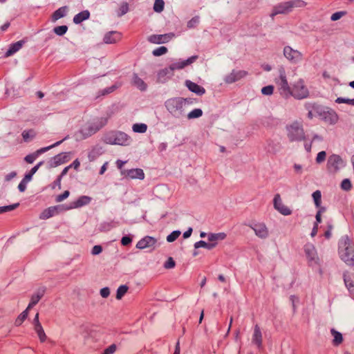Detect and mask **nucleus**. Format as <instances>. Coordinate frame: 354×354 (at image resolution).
Listing matches in <instances>:
<instances>
[{
  "label": "nucleus",
  "mask_w": 354,
  "mask_h": 354,
  "mask_svg": "<svg viewBox=\"0 0 354 354\" xmlns=\"http://www.w3.org/2000/svg\"><path fill=\"white\" fill-rule=\"evenodd\" d=\"M19 203H15V204L0 207V214L4 213L6 212L12 211L15 209H16L17 207H19Z\"/></svg>",
  "instance_id": "09e8293b"
},
{
  "label": "nucleus",
  "mask_w": 354,
  "mask_h": 354,
  "mask_svg": "<svg viewBox=\"0 0 354 354\" xmlns=\"http://www.w3.org/2000/svg\"><path fill=\"white\" fill-rule=\"evenodd\" d=\"M248 226L252 229L255 234L261 239H266L269 235L268 230L263 223L250 224Z\"/></svg>",
  "instance_id": "dca6fc26"
},
{
  "label": "nucleus",
  "mask_w": 354,
  "mask_h": 354,
  "mask_svg": "<svg viewBox=\"0 0 354 354\" xmlns=\"http://www.w3.org/2000/svg\"><path fill=\"white\" fill-rule=\"evenodd\" d=\"M91 201V197L87 196H82L76 201L73 202L70 207H67L64 208V209L68 210L72 208L80 207L84 205L89 204Z\"/></svg>",
  "instance_id": "5701e85b"
},
{
  "label": "nucleus",
  "mask_w": 354,
  "mask_h": 354,
  "mask_svg": "<svg viewBox=\"0 0 354 354\" xmlns=\"http://www.w3.org/2000/svg\"><path fill=\"white\" fill-rule=\"evenodd\" d=\"M24 43L25 42L24 40H20L14 44H10L8 50L5 53V57H8L14 55L23 47Z\"/></svg>",
  "instance_id": "bb28decb"
},
{
  "label": "nucleus",
  "mask_w": 354,
  "mask_h": 354,
  "mask_svg": "<svg viewBox=\"0 0 354 354\" xmlns=\"http://www.w3.org/2000/svg\"><path fill=\"white\" fill-rule=\"evenodd\" d=\"M273 205L274 209L284 216H288L292 213L290 208L283 203L281 198L279 194L274 195Z\"/></svg>",
  "instance_id": "2eb2a0df"
},
{
  "label": "nucleus",
  "mask_w": 354,
  "mask_h": 354,
  "mask_svg": "<svg viewBox=\"0 0 354 354\" xmlns=\"http://www.w3.org/2000/svg\"><path fill=\"white\" fill-rule=\"evenodd\" d=\"M186 86L189 88V91H191L193 93H195L196 94L198 95H202L205 93V89L201 86L200 85L192 82L190 80H187L185 82Z\"/></svg>",
  "instance_id": "a878e982"
},
{
  "label": "nucleus",
  "mask_w": 354,
  "mask_h": 354,
  "mask_svg": "<svg viewBox=\"0 0 354 354\" xmlns=\"http://www.w3.org/2000/svg\"><path fill=\"white\" fill-rule=\"evenodd\" d=\"M304 108L308 111L307 118L309 120L313 119L315 116V112L313 111V106L311 105V102H306L304 104Z\"/></svg>",
  "instance_id": "79ce46f5"
},
{
  "label": "nucleus",
  "mask_w": 354,
  "mask_h": 354,
  "mask_svg": "<svg viewBox=\"0 0 354 354\" xmlns=\"http://www.w3.org/2000/svg\"><path fill=\"white\" fill-rule=\"evenodd\" d=\"M66 138H67V137L64 138L63 140H62L60 141H58V142L54 143L53 145H52L50 146L41 148V149L37 150L36 151H35L34 153L27 155L24 158V160L28 164H32L38 158V156L39 155H41V153H43L44 152H46L47 151L50 150V149H53L57 146H59Z\"/></svg>",
  "instance_id": "ddd939ff"
},
{
  "label": "nucleus",
  "mask_w": 354,
  "mask_h": 354,
  "mask_svg": "<svg viewBox=\"0 0 354 354\" xmlns=\"http://www.w3.org/2000/svg\"><path fill=\"white\" fill-rule=\"evenodd\" d=\"M129 11V5L127 3L124 2L121 4L119 12L118 13V17H122V15H125Z\"/></svg>",
  "instance_id": "3c124183"
},
{
  "label": "nucleus",
  "mask_w": 354,
  "mask_h": 354,
  "mask_svg": "<svg viewBox=\"0 0 354 354\" xmlns=\"http://www.w3.org/2000/svg\"><path fill=\"white\" fill-rule=\"evenodd\" d=\"M90 17V12L88 10H84L75 15L73 17V22L75 24H79L83 21L88 19Z\"/></svg>",
  "instance_id": "c85d7f7f"
},
{
  "label": "nucleus",
  "mask_w": 354,
  "mask_h": 354,
  "mask_svg": "<svg viewBox=\"0 0 354 354\" xmlns=\"http://www.w3.org/2000/svg\"><path fill=\"white\" fill-rule=\"evenodd\" d=\"M122 174L131 179H140L145 178V173L142 169L136 168L122 171Z\"/></svg>",
  "instance_id": "aec40b11"
},
{
  "label": "nucleus",
  "mask_w": 354,
  "mask_h": 354,
  "mask_svg": "<svg viewBox=\"0 0 354 354\" xmlns=\"http://www.w3.org/2000/svg\"><path fill=\"white\" fill-rule=\"evenodd\" d=\"M285 57L292 64H297L302 60L303 55L297 50H295L289 46L283 48Z\"/></svg>",
  "instance_id": "f8f14e48"
},
{
  "label": "nucleus",
  "mask_w": 354,
  "mask_h": 354,
  "mask_svg": "<svg viewBox=\"0 0 354 354\" xmlns=\"http://www.w3.org/2000/svg\"><path fill=\"white\" fill-rule=\"evenodd\" d=\"M208 241L211 243H216L218 241H223L226 238V234L224 232L209 233L207 235Z\"/></svg>",
  "instance_id": "c756f323"
},
{
  "label": "nucleus",
  "mask_w": 354,
  "mask_h": 354,
  "mask_svg": "<svg viewBox=\"0 0 354 354\" xmlns=\"http://www.w3.org/2000/svg\"><path fill=\"white\" fill-rule=\"evenodd\" d=\"M313 198L314 200L315 205L317 207H319L321 205V199H322V194L319 190H317L314 192L312 194Z\"/></svg>",
  "instance_id": "37998d69"
},
{
  "label": "nucleus",
  "mask_w": 354,
  "mask_h": 354,
  "mask_svg": "<svg viewBox=\"0 0 354 354\" xmlns=\"http://www.w3.org/2000/svg\"><path fill=\"white\" fill-rule=\"evenodd\" d=\"M121 39V34L117 31H111L104 37V42L106 44H114Z\"/></svg>",
  "instance_id": "b1692460"
},
{
  "label": "nucleus",
  "mask_w": 354,
  "mask_h": 354,
  "mask_svg": "<svg viewBox=\"0 0 354 354\" xmlns=\"http://www.w3.org/2000/svg\"><path fill=\"white\" fill-rule=\"evenodd\" d=\"M44 164L43 161L39 162L37 163L35 167H33L30 171L26 174L24 178H25V180L26 181H30L32 180V176L37 171V170L39 169V167Z\"/></svg>",
  "instance_id": "72a5a7b5"
},
{
  "label": "nucleus",
  "mask_w": 354,
  "mask_h": 354,
  "mask_svg": "<svg viewBox=\"0 0 354 354\" xmlns=\"http://www.w3.org/2000/svg\"><path fill=\"white\" fill-rule=\"evenodd\" d=\"M344 161L339 155L333 154L328 159L327 169L331 173H336L339 169L344 167Z\"/></svg>",
  "instance_id": "9d476101"
},
{
  "label": "nucleus",
  "mask_w": 354,
  "mask_h": 354,
  "mask_svg": "<svg viewBox=\"0 0 354 354\" xmlns=\"http://www.w3.org/2000/svg\"><path fill=\"white\" fill-rule=\"evenodd\" d=\"M132 82L133 84L138 88H139L140 91H145L147 88V84L136 73H134L133 75Z\"/></svg>",
  "instance_id": "7c9ffc66"
},
{
  "label": "nucleus",
  "mask_w": 354,
  "mask_h": 354,
  "mask_svg": "<svg viewBox=\"0 0 354 354\" xmlns=\"http://www.w3.org/2000/svg\"><path fill=\"white\" fill-rule=\"evenodd\" d=\"M132 242V239L129 236H124L121 239V243L124 246L129 245Z\"/></svg>",
  "instance_id": "69168bd1"
},
{
  "label": "nucleus",
  "mask_w": 354,
  "mask_h": 354,
  "mask_svg": "<svg viewBox=\"0 0 354 354\" xmlns=\"http://www.w3.org/2000/svg\"><path fill=\"white\" fill-rule=\"evenodd\" d=\"M341 188L345 191H348L351 188V183L349 179H344L341 183Z\"/></svg>",
  "instance_id": "13d9d810"
},
{
  "label": "nucleus",
  "mask_w": 354,
  "mask_h": 354,
  "mask_svg": "<svg viewBox=\"0 0 354 354\" xmlns=\"http://www.w3.org/2000/svg\"><path fill=\"white\" fill-rule=\"evenodd\" d=\"M117 349L115 344H113L104 349L103 354H113Z\"/></svg>",
  "instance_id": "e2e57ef3"
},
{
  "label": "nucleus",
  "mask_w": 354,
  "mask_h": 354,
  "mask_svg": "<svg viewBox=\"0 0 354 354\" xmlns=\"http://www.w3.org/2000/svg\"><path fill=\"white\" fill-rule=\"evenodd\" d=\"M164 8L165 2L163 0H155L153 8L156 12L160 13L162 12Z\"/></svg>",
  "instance_id": "4c0bfd02"
},
{
  "label": "nucleus",
  "mask_w": 354,
  "mask_h": 354,
  "mask_svg": "<svg viewBox=\"0 0 354 354\" xmlns=\"http://www.w3.org/2000/svg\"><path fill=\"white\" fill-rule=\"evenodd\" d=\"M28 310H29L26 308L18 316L15 322V324L16 326H20L24 322V321L27 318Z\"/></svg>",
  "instance_id": "a19ab883"
},
{
  "label": "nucleus",
  "mask_w": 354,
  "mask_h": 354,
  "mask_svg": "<svg viewBox=\"0 0 354 354\" xmlns=\"http://www.w3.org/2000/svg\"><path fill=\"white\" fill-rule=\"evenodd\" d=\"M326 157V153L324 151H322L317 153V156L316 157V162L317 163H322L324 162Z\"/></svg>",
  "instance_id": "bf43d9fd"
},
{
  "label": "nucleus",
  "mask_w": 354,
  "mask_h": 354,
  "mask_svg": "<svg viewBox=\"0 0 354 354\" xmlns=\"http://www.w3.org/2000/svg\"><path fill=\"white\" fill-rule=\"evenodd\" d=\"M103 141L109 145L127 146L131 142V138L124 132L112 131L104 135Z\"/></svg>",
  "instance_id": "423d86ee"
},
{
  "label": "nucleus",
  "mask_w": 354,
  "mask_h": 354,
  "mask_svg": "<svg viewBox=\"0 0 354 354\" xmlns=\"http://www.w3.org/2000/svg\"><path fill=\"white\" fill-rule=\"evenodd\" d=\"M118 87H119V85L114 84L111 86L104 88L102 91H99V95H97V97H99L100 95H105L109 94V93L113 92Z\"/></svg>",
  "instance_id": "a18cd8bd"
},
{
  "label": "nucleus",
  "mask_w": 354,
  "mask_h": 354,
  "mask_svg": "<svg viewBox=\"0 0 354 354\" xmlns=\"http://www.w3.org/2000/svg\"><path fill=\"white\" fill-rule=\"evenodd\" d=\"M70 193L68 191H64L62 194L60 195H58L57 197H56V201L57 202H62L64 200H65L66 198H67L69 196Z\"/></svg>",
  "instance_id": "0e129e2a"
},
{
  "label": "nucleus",
  "mask_w": 354,
  "mask_h": 354,
  "mask_svg": "<svg viewBox=\"0 0 354 354\" xmlns=\"http://www.w3.org/2000/svg\"><path fill=\"white\" fill-rule=\"evenodd\" d=\"M304 252L308 263L310 266L319 263V258L318 257L317 250L313 244L310 243H306L304 245Z\"/></svg>",
  "instance_id": "9b49d317"
},
{
  "label": "nucleus",
  "mask_w": 354,
  "mask_h": 354,
  "mask_svg": "<svg viewBox=\"0 0 354 354\" xmlns=\"http://www.w3.org/2000/svg\"><path fill=\"white\" fill-rule=\"evenodd\" d=\"M202 115H203V111L201 109H195L192 110V111H190L187 114V117L189 120H192V119L198 118L201 116H202Z\"/></svg>",
  "instance_id": "ea45409f"
},
{
  "label": "nucleus",
  "mask_w": 354,
  "mask_h": 354,
  "mask_svg": "<svg viewBox=\"0 0 354 354\" xmlns=\"http://www.w3.org/2000/svg\"><path fill=\"white\" fill-rule=\"evenodd\" d=\"M322 120L329 123L330 124H335L339 120L338 115L333 110L326 111Z\"/></svg>",
  "instance_id": "393cba45"
},
{
  "label": "nucleus",
  "mask_w": 354,
  "mask_h": 354,
  "mask_svg": "<svg viewBox=\"0 0 354 354\" xmlns=\"http://www.w3.org/2000/svg\"><path fill=\"white\" fill-rule=\"evenodd\" d=\"M311 105L313 106V109L315 112V114L322 118L326 112L322 106L316 103H311Z\"/></svg>",
  "instance_id": "e433bc0d"
},
{
  "label": "nucleus",
  "mask_w": 354,
  "mask_h": 354,
  "mask_svg": "<svg viewBox=\"0 0 354 354\" xmlns=\"http://www.w3.org/2000/svg\"><path fill=\"white\" fill-rule=\"evenodd\" d=\"M59 209H64L60 205L50 207L44 209L40 214L39 218L41 219L49 218L59 213Z\"/></svg>",
  "instance_id": "4be33fe9"
},
{
  "label": "nucleus",
  "mask_w": 354,
  "mask_h": 354,
  "mask_svg": "<svg viewBox=\"0 0 354 354\" xmlns=\"http://www.w3.org/2000/svg\"><path fill=\"white\" fill-rule=\"evenodd\" d=\"M275 84L283 97L288 99L290 97L291 87L288 82L285 68L282 66L279 68V76L275 78Z\"/></svg>",
  "instance_id": "6e6552de"
},
{
  "label": "nucleus",
  "mask_w": 354,
  "mask_h": 354,
  "mask_svg": "<svg viewBox=\"0 0 354 354\" xmlns=\"http://www.w3.org/2000/svg\"><path fill=\"white\" fill-rule=\"evenodd\" d=\"M306 3L302 0H292L282 2L273 7L270 16L272 19H274V17L277 15L288 14L294 8H303L306 6Z\"/></svg>",
  "instance_id": "39448f33"
},
{
  "label": "nucleus",
  "mask_w": 354,
  "mask_h": 354,
  "mask_svg": "<svg viewBox=\"0 0 354 354\" xmlns=\"http://www.w3.org/2000/svg\"><path fill=\"white\" fill-rule=\"evenodd\" d=\"M108 122L107 117H101L94 119L93 121L86 122L76 133L75 136L78 140L86 139L95 134L100 129L104 127Z\"/></svg>",
  "instance_id": "f257e3e1"
},
{
  "label": "nucleus",
  "mask_w": 354,
  "mask_h": 354,
  "mask_svg": "<svg viewBox=\"0 0 354 354\" xmlns=\"http://www.w3.org/2000/svg\"><path fill=\"white\" fill-rule=\"evenodd\" d=\"M127 290L128 287L126 285L120 286L117 290L116 299H121L122 297L127 293Z\"/></svg>",
  "instance_id": "c03bdc74"
},
{
  "label": "nucleus",
  "mask_w": 354,
  "mask_h": 354,
  "mask_svg": "<svg viewBox=\"0 0 354 354\" xmlns=\"http://www.w3.org/2000/svg\"><path fill=\"white\" fill-rule=\"evenodd\" d=\"M102 246L100 245H95L92 248L91 254L93 255H97V254H100L102 252Z\"/></svg>",
  "instance_id": "338daca9"
},
{
  "label": "nucleus",
  "mask_w": 354,
  "mask_h": 354,
  "mask_svg": "<svg viewBox=\"0 0 354 354\" xmlns=\"http://www.w3.org/2000/svg\"><path fill=\"white\" fill-rule=\"evenodd\" d=\"M132 129L136 133H144L147 130V125L144 123H136L133 125Z\"/></svg>",
  "instance_id": "f704fd0d"
},
{
  "label": "nucleus",
  "mask_w": 354,
  "mask_h": 354,
  "mask_svg": "<svg viewBox=\"0 0 354 354\" xmlns=\"http://www.w3.org/2000/svg\"><path fill=\"white\" fill-rule=\"evenodd\" d=\"M23 138L25 141H29L35 136V133L33 130L24 131L22 133Z\"/></svg>",
  "instance_id": "49530a36"
},
{
  "label": "nucleus",
  "mask_w": 354,
  "mask_h": 354,
  "mask_svg": "<svg viewBox=\"0 0 354 354\" xmlns=\"http://www.w3.org/2000/svg\"><path fill=\"white\" fill-rule=\"evenodd\" d=\"M156 243V239L153 237L147 236L140 239L136 244V248L138 249H145L147 248L153 247Z\"/></svg>",
  "instance_id": "412c9836"
},
{
  "label": "nucleus",
  "mask_w": 354,
  "mask_h": 354,
  "mask_svg": "<svg viewBox=\"0 0 354 354\" xmlns=\"http://www.w3.org/2000/svg\"><path fill=\"white\" fill-rule=\"evenodd\" d=\"M180 235V232L179 230H175L167 236V241L169 243H171L176 241Z\"/></svg>",
  "instance_id": "8fccbe9b"
},
{
  "label": "nucleus",
  "mask_w": 354,
  "mask_h": 354,
  "mask_svg": "<svg viewBox=\"0 0 354 354\" xmlns=\"http://www.w3.org/2000/svg\"><path fill=\"white\" fill-rule=\"evenodd\" d=\"M198 59L197 55H193L185 60L174 62L171 64L169 68L160 70L158 73V81L164 83L166 80L173 75V71L185 68L192 64Z\"/></svg>",
  "instance_id": "20e7f679"
},
{
  "label": "nucleus",
  "mask_w": 354,
  "mask_h": 354,
  "mask_svg": "<svg viewBox=\"0 0 354 354\" xmlns=\"http://www.w3.org/2000/svg\"><path fill=\"white\" fill-rule=\"evenodd\" d=\"M248 75L245 71H235L233 70L230 74L225 77L224 81L227 84L235 82Z\"/></svg>",
  "instance_id": "a211bd4d"
},
{
  "label": "nucleus",
  "mask_w": 354,
  "mask_h": 354,
  "mask_svg": "<svg viewBox=\"0 0 354 354\" xmlns=\"http://www.w3.org/2000/svg\"><path fill=\"white\" fill-rule=\"evenodd\" d=\"M333 229V224L332 223L331 221H328L326 223V230L324 232V236L329 239L330 237H331V235H332V230Z\"/></svg>",
  "instance_id": "603ef678"
},
{
  "label": "nucleus",
  "mask_w": 354,
  "mask_h": 354,
  "mask_svg": "<svg viewBox=\"0 0 354 354\" xmlns=\"http://www.w3.org/2000/svg\"><path fill=\"white\" fill-rule=\"evenodd\" d=\"M252 344H255L259 349L263 347V336L260 327L258 324L254 326V333L252 337Z\"/></svg>",
  "instance_id": "6ab92c4d"
},
{
  "label": "nucleus",
  "mask_w": 354,
  "mask_h": 354,
  "mask_svg": "<svg viewBox=\"0 0 354 354\" xmlns=\"http://www.w3.org/2000/svg\"><path fill=\"white\" fill-rule=\"evenodd\" d=\"M67 7L63 6L57 9L56 11L54 12L52 16V19L53 21H55L58 20L59 19L64 17L66 15L67 12Z\"/></svg>",
  "instance_id": "473e14b6"
},
{
  "label": "nucleus",
  "mask_w": 354,
  "mask_h": 354,
  "mask_svg": "<svg viewBox=\"0 0 354 354\" xmlns=\"http://www.w3.org/2000/svg\"><path fill=\"white\" fill-rule=\"evenodd\" d=\"M189 99L176 97L168 99L165 106L169 113L175 118L180 119L185 115V106L186 104H191Z\"/></svg>",
  "instance_id": "f03ea898"
},
{
  "label": "nucleus",
  "mask_w": 354,
  "mask_h": 354,
  "mask_svg": "<svg viewBox=\"0 0 354 354\" xmlns=\"http://www.w3.org/2000/svg\"><path fill=\"white\" fill-rule=\"evenodd\" d=\"M335 102L337 104L345 103L352 106H354V99L344 98L339 97L335 100Z\"/></svg>",
  "instance_id": "864d4df0"
},
{
  "label": "nucleus",
  "mask_w": 354,
  "mask_h": 354,
  "mask_svg": "<svg viewBox=\"0 0 354 354\" xmlns=\"http://www.w3.org/2000/svg\"><path fill=\"white\" fill-rule=\"evenodd\" d=\"M110 295V290L109 288L105 287L100 290V295L103 298H107Z\"/></svg>",
  "instance_id": "774afa93"
},
{
  "label": "nucleus",
  "mask_w": 354,
  "mask_h": 354,
  "mask_svg": "<svg viewBox=\"0 0 354 354\" xmlns=\"http://www.w3.org/2000/svg\"><path fill=\"white\" fill-rule=\"evenodd\" d=\"M34 329H35V332L37 333L40 341L41 342H45V340L46 339V335L45 334V332L43 329L42 326H39L37 324V326L34 327Z\"/></svg>",
  "instance_id": "58836bf2"
},
{
  "label": "nucleus",
  "mask_w": 354,
  "mask_h": 354,
  "mask_svg": "<svg viewBox=\"0 0 354 354\" xmlns=\"http://www.w3.org/2000/svg\"><path fill=\"white\" fill-rule=\"evenodd\" d=\"M274 86L272 85L264 86L261 88L262 94L265 95H270L273 93Z\"/></svg>",
  "instance_id": "4d7b16f0"
},
{
  "label": "nucleus",
  "mask_w": 354,
  "mask_h": 354,
  "mask_svg": "<svg viewBox=\"0 0 354 354\" xmlns=\"http://www.w3.org/2000/svg\"><path fill=\"white\" fill-rule=\"evenodd\" d=\"M45 290L44 289H39L37 291V292L32 295L30 301L27 307L28 310H30L34 306H35L39 301L41 299V298L44 295Z\"/></svg>",
  "instance_id": "cd10ccee"
},
{
  "label": "nucleus",
  "mask_w": 354,
  "mask_h": 354,
  "mask_svg": "<svg viewBox=\"0 0 354 354\" xmlns=\"http://www.w3.org/2000/svg\"><path fill=\"white\" fill-rule=\"evenodd\" d=\"M199 21L200 20H199L198 16H196V17H193L192 19H190L187 22V27L189 28H192L196 27L199 24Z\"/></svg>",
  "instance_id": "6e6d98bb"
},
{
  "label": "nucleus",
  "mask_w": 354,
  "mask_h": 354,
  "mask_svg": "<svg viewBox=\"0 0 354 354\" xmlns=\"http://www.w3.org/2000/svg\"><path fill=\"white\" fill-rule=\"evenodd\" d=\"M345 13L346 12H343V11L336 12L331 15L330 19H331V21H333L339 20L340 18H342L345 15Z\"/></svg>",
  "instance_id": "680f3d73"
},
{
  "label": "nucleus",
  "mask_w": 354,
  "mask_h": 354,
  "mask_svg": "<svg viewBox=\"0 0 354 354\" xmlns=\"http://www.w3.org/2000/svg\"><path fill=\"white\" fill-rule=\"evenodd\" d=\"M174 37V33H167L163 35H151L148 37V41L152 44H165L169 41Z\"/></svg>",
  "instance_id": "f3484780"
},
{
  "label": "nucleus",
  "mask_w": 354,
  "mask_h": 354,
  "mask_svg": "<svg viewBox=\"0 0 354 354\" xmlns=\"http://www.w3.org/2000/svg\"><path fill=\"white\" fill-rule=\"evenodd\" d=\"M54 32L59 36L64 35L68 30V27L65 25L59 26L54 28Z\"/></svg>",
  "instance_id": "de8ad7c7"
},
{
  "label": "nucleus",
  "mask_w": 354,
  "mask_h": 354,
  "mask_svg": "<svg viewBox=\"0 0 354 354\" xmlns=\"http://www.w3.org/2000/svg\"><path fill=\"white\" fill-rule=\"evenodd\" d=\"M167 52V48L165 46H160L153 50L152 53L154 56H160L165 55Z\"/></svg>",
  "instance_id": "5fc2aeb1"
},
{
  "label": "nucleus",
  "mask_w": 354,
  "mask_h": 354,
  "mask_svg": "<svg viewBox=\"0 0 354 354\" xmlns=\"http://www.w3.org/2000/svg\"><path fill=\"white\" fill-rule=\"evenodd\" d=\"M332 335L333 336V344L334 345H339L343 341L342 335L336 331L335 329H331L330 330Z\"/></svg>",
  "instance_id": "c9c22d12"
},
{
  "label": "nucleus",
  "mask_w": 354,
  "mask_h": 354,
  "mask_svg": "<svg viewBox=\"0 0 354 354\" xmlns=\"http://www.w3.org/2000/svg\"><path fill=\"white\" fill-rule=\"evenodd\" d=\"M175 261L173 258L169 257L164 264V267L166 269H171L175 267Z\"/></svg>",
  "instance_id": "052dcab7"
},
{
  "label": "nucleus",
  "mask_w": 354,
  "mask_h": 354,
  "mask_svg": "<svg viewBox=\"0 0 354 354\" xmlns=\"http://www.w3.org/2000/svg\"><path fill=\"white\" fill-rule=\"evenodd\" d=\"M339 254L347 265H354V244L348 236H343L339 241Z\"/></svg>",
  "instance_id": "7ed1b4c3"
},
{
  "label": "nucleus",
  "mask_w": 354,
  "mask_h": 354,
  "mask_svg": "<svg viewBox=\"0 0 354 354\" xmlns=\"http://www.w3.org/2000/svg\"><path fill=\"white\" fill-rule=\"evenodd\" d=\"M216 245H217L216 243H211V242L207 243L204 241H199L194 243V248L198 249L200 248H206V249L210 250H212L213 248H214L216 246Z\"/></svg>",
  "instance_id": "2f4dec72"
},
{
  "label": "nucleus",
  "mask_w": 354,
  "mask_h": 354,
  "mask_svg": "<svg viewBox=\"0 0 354 354\" xmlns=\"http://www.w3.org/2000/svg\"><path fill=\"white\" fill-rule=\"evenodd\" d=\"M71 152L60 153L53 157L48 162L50 167H55L70 160Z\"/></svg>",
  "instance_id": "4468645a"
},
{
  "label": "nucleus",
  "mask_w": 354,
  "mask_h": 354,
  "mask_svg": "<svg viewBox=\"0 0 354 354\" xmlns=\"http://www.w3.org/2000/svg\"><path fill=\"white\" fill-rule=\"evenodd\" d=\"M287 137L290 142L305 141L306 135L301 122L294 121L286 126Z\"/></svg>",
  "instance_id": "0eeeda50"
},
{
  "label": "nucleus",
  "mask_w": 354,
  "mask_h": 354,
  "mask_svg": "<svg viewBox=\"0 0 354 354\" xmlns=\"http://www.w3.org/2000/svg\"><path fill=\"white\" fill-rule=\"evenodd\" d=\"M291 95L297 100H302L306 98L309 95L308 88L304 84V81L299 79L295 82L290 89Z\"/></svg>",
  "instance_id": "1a4fd4ad"
}]
</instances>
